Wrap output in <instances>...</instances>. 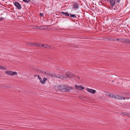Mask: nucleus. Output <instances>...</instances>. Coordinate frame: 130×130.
Returning <instances> with one entry per match:
<instances>
[{
  "label": "nucleus",
  "mask_w": 130,
  "mask_h": 130,
  "mask_svg": "<svg viewBox=\"0 0 130 130\" xmlns=\"http://www.w3.org/2000/svg\"><path fill=\"white\" fill-rule=\"evenodd\" d=\"M58 89L62 92H68L69 91V89H71V87H65L62 85H60L58 86Z\"/></svg>",
  "instance_id": "nucleus-1"
},
{
  "label": "nucleus",
  "mask_w": 130,
  "mask_h": 130,
  "mask_svg": "<svg viewBox=\"0 0 130 130\" xmlns=\"http://www.w3.org/2000/svg\"><path fill=\"white\" fill-rule=\"evenodd\" d=\"M112 98H114L117 100H125V97L123 96H120L117 94L113 95Z\"/></svg>",
  "instance_id": "nucleus-2"
},
{
  "label": "nucleus",
  "mask_w": 130,
  "mask_h": 130,
  "mask_svg": "<svg viewBox=\"0 0 130 130\" xmlns=\"http://www.w3.org/2000/svg\"><path fill=\"white\" fill-rule=\"evenodd\" d=\"M5 73L8 75H13L15 74H17V73L16 72H13L12 71H6Z\"/></svg>",
  "instance_id": "nucleus-3"
},
{
  "label": "nucleus",
  "mask_w": 130,
  "mask_h": 130,
  "mask_svg": "<svg viewBox=\"0 0 130 130\" xmlns=\"http://www.w3.org/2000/svg\"><path fill=\"white\" fill-rule=\"evenodd\" d=\"M14 5L18 8L20 10L21 8V5L19 4L18 2H15V3L13 2Z\"/></svg>",
  "instance_id": "nucleus-4"
},
{
  "label": "nucleus",
  "mask_w": 130,
  "mask_h": 130,
  "mask_svg": "<svg viewBox=\"0 0 130 130\" xmlns=\"http://www.w3.org/2000/svg\"><path fill=\"white\" fill-rule=\"evenodd\" d=\"M66 75L68 77H72L74 76V74L70 72H67L66 73Z\"/></svg>",
  "instance_id": "nucleus-5"
},
{
  "label": "nucleus",
  "mask_w": 130,
  "mask_h": 130,
  "mask_svg": "<svg viewBox=\"0 0 130 130\" xmlns=\"http://www.w3.org/2000/svg\"><path fill=\"white\" fill-rule=\"evenodd\" d=\"M87 90L88 92H89L92 93L94 94L95 92L96 91L95 90H93L89 88H87Z\"/></svg>",
  "instance_id": "nucleus-6"
},
{
  "label": "nucleus",
  "mask_w": 130,
  "mask_h": 130,
  "mask_svg": "<svg viewBox=\"0 0 130 130\" xmlns=\"http://www.w3.org/2000/svg\"><path fill=\"white\" fill-rule=\"evenodd\" d=\"M30 45L32 46H36L41 47V44L40 43L36 44L35 43L31 42L30 43Z\"/></svg>",
  "instance_id": "nucleus-7"
},
{
  "label": "nucleus",
  "mask_w": 130,
  "mask_h": 130,
  "mask_svg": "<svg viewBox=\"0 0 130 130\" xmlns=\"http://www.w3.org/2000/svg\"><path fill=\"white\" fill-rule=\"evenodd\" d=\"M41 46H44L45 48H51L52 49L53 48V47L52 46H51L50 45H44V44H43L42 45H41Z\"/></svg>",
  "instance_id": "nucleus-8"
},
{
  "label": "nucleus",
  "mask_w": 130,
  "mask_h": 130,
  "mask_svg": "<svg viewBox=\"0 0 130 130\" xmlns=\"http://www.w3.org/2000/svg\"><path fill=\"white\" fill-rule=\"evenodd\" d=\"M79 7L78 4L77 3H75L73 5V7L75 9H77Z\"/></svg>",
  "instance_id": "nucleus-9"
},
{
  "label": "nucleus",
  "mask_w": 130,
  "mask_h": 130,
  "mask_svg": "<svg viewBox=\"0 0 130 130\" xmlns=\"http://www.w3.org/2000/svg\"><path fill=\"white\" fill-rule=\"evenodd\" d=\"M61 14H62L63 15H65L66 17H69L70 15L69 13L67 12H64L63 11L61 12Z\"/></svg>",
  "instance_id": "nucleus-10"
},
{
  "label": "nucleus",
  "mask_w": 130,
  "mask_h": 130,
  "mask_svg": "<svg viewBox=\"0 0 130 130\" xmlns=\"http://www.w3.org/2000/svg\"><path fill=\"white\" fill-rule=\"evenodd\" d=\"M75 87L78 89H79L82 90L84 89V87L82 86H77L76 85L75 86Z\"/></svg>",
  "instance_id": "nucleus-11"
},
{
  "label": "nucleus",
  "mask_w": 130,
  "mask_h": 130,
  "mask_svg": "<svg viewBox=\"0 0 130 130\" xmlns=\"http://www.w3.org/2000/svg\"><path fill=\"white\" fill-rule=\"evenodd\" d=\"M110 2L111 5L112 6H113L116 3V2H115V0H109Z\"/></svg>",
  "instance_id": "nucleus-12"
},
{
  "label": "nucleus",
  "mask_w": 130,
  "mask_h": 130,
  "mask_svg": "<svg viewBox=\"0 0 130 130\" xmlns=\"http://www.w3.org/2000/svg\"><path fill=\"white\" fill-rule=\"evenodd\" d=\"M124 43L126 44H129L130 43V40L129 39H124Z\"/></svg>",
  "instance_id": "nucleus-13"
},
{
  "label": "nucleus",
  "mask_w": 130,
  "mask_h": 130,
  "mask_svg": "<svg viewBox=\"0 0 130 130\" xmlns=\"http://www.w3.org/2000/svg\"><path fill=\"white\" fill-rule=\"evenodd\" d=\"M47 80V78H46L45 77H44L43 78V80H41V82L42 84H43L45 83V81Z\"/></svg>",
  "instance_id": "nucleus-14"
},
{
  "label": "nucleus",
  "mask_w": 130,
  "mask_h": 130,
  "mask_svg": "<svg viewBox=\"0 0 130 130\" xmlns=\"http://www.w3.org/2000/svg\"><path fill=\"white\" fill-rule=\"evenodd\" d=\"M70 13V17H72L73 18H77L76 15L75 14H72L71 13Z\"/></svg>",
  "instance_id": "nucleus-15"
},
{
  "label": "nucleus",
  "mask_w": 130,
  "mask_h": 130,
  "mask_svg": "<svg viewBox=\"0 0 130 130\" xmlns=\"http://www.w3.org/2000/svg\"><path fill=\"white\" fill-rule=\"evenodd\" d=\"M56 77L59 78H61V79H63L64 77L63 76H61L59 75H56Z\"/></svg>",
  "instance_id": "nucleus-16"
},
{
  "label": "nucleus",
  "mask_w": 130,
  "mask_h": 130,
  "mask_svg": "<svg viewBox=\"0 0 130 130\" xmlns=\"http://www.w3.org/2000/svg\"><path fill=\"white\" fill-rule=\"evenodd\" d=\"M107 95L109 96L110 98L111 97L112 98L113 95H114V94L113 93L110 94L108 93L107 94Z\"/></svg>",
  "instance_id": "nucleus-17"
},
{
  "label": "nucleus",
  "mask_w": 130,
  "mask_h": 130,
  "mask_svg": "<svg viewBox=\"0 0 130 130\" xmlns=\"http://www.w3.org/2000/svg\"><path fill=\"white\" fill-rule=\"evenodd\" d=\"M0 69L6 70V68L4 66L0 65Z\"/></svg>",
  "instance_id": "nucleus-18"
},
{
  "label": "nucleus",
  "mask_w": 130,
  "mask_h": 130,
  "mask_svg": "<svg viewBox=\"0 0 130 130\" xmlns=\"http://www.w3.org/2000/svg\"><path fill=\"white\" fill-rule=\"evenodd\" d=\"M119 42H121L122 43H124V39H120Z\"/></svg>",
  "instance_id": "nucleus-19"
},
{
  "label": "nucleus",
  "mask_w": 130,
  "mask_h": 130,
  "mask_svg": "<svg viewBox=\"0 0 130 130\" xmlns=\"http://www.w3.org/2000/svg\"><path fill=\"white\" fill-rule=\"evenodd\" d=\"M23 1L25 2L28 3L30 2V0H23Z\"/></svg>",
  "instance_id": "nucleus-20"
},
{
  "label": "nucleus",
  "mask_w": 130,
  "mask_h": 130,
  "mask_svg": "<svg viewBox=\"0 0 130 130\" xmlns=\"http://www.w3.org/2000/svg\"><path fill=\"white\" fill-rule=\"evenodd\" d=\"M121 114L123 116H125L127 115V113L125 112H122L121 113Z\"/></svg>",
  "instance_id": "nucleus-21"
},
{
  "label": "nucleus",
  "mask_w": 130,
  "mask_h": 130,
  "mask_svg": "<svg viewBox=\"0 0 130 130\" xmlns=\"http://www.w3.org/2000/svg\"><path fill=\"white\" fill-rule=\"evenodd\" d=\"M107 39L109 40H111L112 41H116L115 39H112V38L110 39V38H108Z\"/></svg>",
  "instance_id": "nucleus-22"
},
{
  "label": "nucleus",
  "mask_w": 130,
  "mask_h": 130,
  "mask_svg": "<svg viewBox=\"0 0 130 130\" xmlns=\"http://www.w3.org/2000/svg\"><path fill=\"white\" fill-rule=\"evenodd\" d=\"M115 2L117 3H119L120 2V0H115Z\"/></svg>",
  "instance_id": "nucleus-23"
},
{
  "label": "nucleus",
  "mask_w": 130,
  "mask_h": 130,
  "mask_svg": "<svg viewBox=\"0 0 130 130\" xmlns=\"http://www.w3.org/2000/svg\"><path fill=\"white\" fill-rule=\"evenodd\" d=\"M39 15L41 16H43L44 15V14L43 13H40Z\"/></svg>",
  "instance_id": "nucleus-24"
},
{
  "label": "nucleus",
  "mask_w": 130,
  "mask_h": 130,
  "mask_svg": "<svg viewBox=\"0 0 130 130\" xmlns=\"http://www.w3.org/2000/svg\"><path fill=\"white\" fill-rule=\"evenodd\" d=\"M38 78L40 80V82H41V80H42V79H41V78L40 76H38Z\"/></svg>",
  "instance_id": "nucleus-25"
},
{
  "label": "nucleus",
  "mask_w": 130,
  "mask_h": 130,
  "mask_svg": "<svg viewBox=\"0 0 130 130\" xmlns=\"http://www.w3.org/2000/svg\"><path fill=\"white\" fill-rule=\"evenodd\" d=\"M120 39H115V40L117 41H120Z\"/></svg>",
  "instance_id": "nucleus-26"
},
{
  "label": "nucleus",
  "mask_w": 130,
  "mask_h": 130,
  "mask_svg": "<svg viewBox=\"0 0 130 130\" xmlns=\"http://www.w3.org/2000/svg\"><path fill=\"white\" fill-rule=\"evenodd\" d=\"M3 20V18L1 17V18H0V20L2 21Z\"/></svg>",
  "instance_id": "nucleus-27"
},
{
  "label": "nucleus",
  "mask_w": 130,
  "mask_h": 130,
  "mask_svg": "<svg viewBox=\"0 0 130 130\" xmlns=\"http://www.w3.org/2000/svg\"><path fill=\"white\" fill-rule=\"evenodd\" d=\"M130 114H129L128 113H127V115H126L127 116H129V115H130Z\"/></svg>",
  "instance_id": "nucleus-28"
},
{
  "label": "nucleus",
  "mask_w": 130,
  "mask_h": 130,
  "mask_svg": "<svg viewBox=\"0 0 130 130\" xmlns=\"http://www.w3.org/2000/svg\"><path fill=\"white\" fill-rule=\"evenodd\" d=\"M125 98V99H126L127 100L129 99V97H126Z\"/></svg>",
  "instance_id": "nucleus-29"
},
{
  "label": "nucleus",
  "mask_w": 130,
  "mask_h": 130,
  "mask_svg": "<svg viewBox=\"0 0 130 130\" xmlns=\"http://www.w3.org/2000/svg\"><path fill=\"white\" fill-rule=\"evenodd\" d=\"M127 107L128 108H129V107H130V106H129V105H127Z\"/></svg>",
  "instance_id": "nucleus-30"
},
{
  "label": "nucleus",
  "mask_w": 130,
  "mask_h": 130,
  "mask_svg": "<svg viewBox=\"0 0 130 130\" xmlns=\"http://www.w3.org/2000/svg\"><path fill=\"white\" fill-rule=\"evenodd\" d=\"M0 130H4V129H0Z\"/></svg>",
  "instance_id": "nucleus-31"
},
{
  "label": "nucleus",
  "mask_w": 130,
  "mask_h": 130,
  "mask_svg": "<svg viewBox=\"0 0 130 130\" xmlns=\"http://www.w3.org/2000/svg\"><path fill=\"white\" fill-rule=\"evenodd\" d=\"M78 77L79 78V77Z\"/></svg>",
  "instance_id": "nucleus-32"
},
{
  "label": "nucleus",
  "mask_w": 130,
  "mask_h": 130,
  "mask_svg": "<svg viewBox=\"0 0 130 130\" xmlns=\"http://www.w3.org/2000/svg\"><path fill=\"white\" fill-rule=\"evenodd\" d=\"M23 1V0H22Z\"/></svg>",
  "instance_id": "nucleus-33"
}]
</instances>
